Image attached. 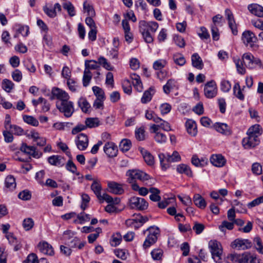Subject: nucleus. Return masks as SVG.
Returning <instances> with one entry per match:
<instances>
[{
	"label": "nucleus",
	"instance_id": "1",
	"mask_svg": "<svg viewBox=\"0 0 263 263\" xmlns=\"http://www.w3.org/2000/svg\"><path fill=\"white\" fill-rule=\"evenodd\" d=\"M139 28L144 41L147 43H153L154 35L158 28V24L156 22L141 21L139 23Z\"/></svg>",
	"mask_w": 263,
	"mask_h": 263
},
{
	"label": "nucleus",
	"instance_id": "2",
	"mask_svg": "<svg viewBox=\"0 0 263 263\" xmlns=\"http://www.w3.org/2000/svg\"><path fill=\"white\" fill-rule=\"evenodd\" d=\"M259 127V125L256 124L249 128L247 132V137L242 141V145L245 148L254 147L259 143L258 137L261 134Z\"/></svg>",
	"mask_w": 263,
	"mask_h": 263
},
{
	"label": "nucleus",
	"instance_id": "3",
	"mask_svg": "<svg viewBox=\"0 0 263 263\" xmlns=\"http://www.w3.org/2000/svg\"><path fill=\"white\" fill-rule=\"evenodd\" d=\"M148 232V235L146 237L143 244V247L146 249L150 247L152 245L156 243L158 239V237L160 234V229L156 226H151L146 230L143 231L144 235Z\"/></svg>",
	"mask_w": 263,
	"mask_h": 263
},
{
	"label": "nucleus",
	"instance_id": "4",
	"mask_svg": "<svg viewBox=\"0 0 263 263\" xmlns=\"http://www.w3.org/2000/svg\"><path fill=\"white\" fill-rule=\"evenodd\" d=\"M209 247L212 254V258L216 262H219L222 253V247L217 240H211L209 242Z\"/></svg>",
	"mask_w": 263,
	"mask_h": 263
},
{
	"label": "nucleus",
	"instance_id": "5",
	"mask_svg": "<svg viewBox=\"0 0 263 263\" xmlns=\"http://www.w3.org/2000/svg\"><path fill=\"white\" fill-rule=\"evenodd\" d=\"M59 110L63 113L66 118H69L72 116L74 112V104L69 100L60 103V104L56 105Z\"/></svg>",
	"mask_w": 263,
	"mask_h": 263
},
{
	"label": "nucleus",
	"instance_id": "6",
	"mask_svg": "<svg viewBox=\"0 0 263 263\" xmlns=\"http://www.w3.org/2000/svg\"><path fill=\"white\" fill-rule=\"evenodd\" d=\"M242 57L245 65L248 68L253 69L261 65L259 59L254 57L251 53H244Z\"/></svg>",
	"mask_w": 263,
	"mask_h": 263
},
{
	"label": "nucleus",
	"instance_id": "7",
	"mask_svg": "<svg viewBox=\"0 0 263 263\" xmlns=\"http://www.w3.org/2000/svg\"><path fill=\"white\" fill-rule=\"evenodd\" d=\"M129 205L132 209L143 211L147 209L148 202L143 198L132 197L129 199Z\"/></svg>",
	"mask_w": 263,
	"mask_h": 263
},
{
	"label": "nucleus",
	"instance_id": "8",
	"mask_svg": "<svg viewBox=\"0 0 263 263\" xmlns=\"http://www.w3.org/2000/svg\"><path fill=\"white\" fill-rule=\"evenodd\" d=\"M241 39L247 47L251 48L256 47V43L258 40L253 32L249 30L244 31L242 34Z\"/></svg>",
	"mask_w": 263,
	"mask_h": 263
},
{
	"label": "nucleus",
	"instance_id": "9",
	"mask_svg": "<svg viewBox=\"0 0 263 263\" xmlns=\"http://www.w3.org/2000/svg\"><path fill=\"white\" fill-rule=\"evenodd\" d=\"M126 175L129 177L128 180L130 183L136 179L145 181L150 178L148 174L139 170H129L127 171Z\"/></svg>",
	"mask_w": 263,
	"mask_h": 263
},
{
	"label": "nucleus",
	"instance_id": "10",
	"mask_svg": "<svg viewBox=\"0 0 263 263\" xmlns=\"http://www.w3.org/2000/svg\"><path fill=\"white\" fill-rule=\"evenodd\" d=\"M21 152L32 157L39 159L43 156V153L38 151L34 146H29L26 143H23L20 147Z\"/></svg>",
	"mask_w": 263,
	"mask_h": 263
},
{
	"label": "nucleus",
	"instance_id": "11",
	"mask_svg": "<svg viewBox=\"0 0 263 263\" xmlns=\"http://www.w3.org/2000/svg\"><path fill=\"white\" fill-rule=\"evenodd\" d=\"M51 93L53 98L58 100L56 102V105L70 99V96L67 92L58 87L53 88Z\"/></svg>",
	"mask_w": 263,
	"mask_h": 263
},
{
	"label": "nucleus",
	"instance_id": "12",
	"mask_svg": "<svg viewBox=\"0 0 263 263\" xmlns=\"http://www.w3.org/2000/svg\"><path fill=\"white\" fill-rule=\"evenodd\" d=\"M204 93L205 97L210 99L213 98L217 95V87L214 81L211 80L205 84Z\"/></svg>",
	"mask_w": 263,
	"mask_h": 263
},
{
	"label": "nucleus",
	"instance_id": "13",
	"mask_svg": "<svg viewBox=\"0 0 263 263\" xmlns=\"http://www.w3.org/2000/svg\"><path fill=\"white\" fill-rule=\"evenodd\" d=\"M251 258V256L248 252H245L242 254H231L228 256V258L231 261L239 263H248Z\"/></svg>",
	"mask_w": 263,
	"mask_h": 263
},
{
	"label": "nucleus",
	"instance_id": "14",
	"mask_svg": "<svg viewBox=\"0 0 263 263\" xmlns=\"http://www.w3.org/2000/svg\"><path fill=\"white\" fill-rule=\"evenodd\" d=\"M225 16L228 21L229 27L233 35H237L238 33L237 26L234 20L233 13L229 9L225 10Z\"/></svg>",
	"mask_w": 263,
	"mask_h": 263
},
{
	"label": "nucleus",
	"instance_id": "15",
	"mask_svg": "<svg viewBox=\"0 0 263 263\" xmlns=\"http://www.w3.org/2000/svg\"><path fill=\"white\" fill-rule=\"evenodd\" d=\"M231 246L233 248H237L239 250H245L250 248L252 246V243L248 239L238 238L232 242Z\"/></svg>",
	"mask_w": 263,
	"mask_h": 263
},
{
	"label": "nucleus",
	"instance_id": "16",
	"mask_svg": "<svg viewBox=\"0 0 263 263\" xmlns=\"http://www.w3.org/2000/svg\"><path fill=\"white\" fill-rule=\"evenodd\" d=\"M88 137L84 134H79L76 140V144L78 148L80 151L85 150L88 145Z\"/></svg>",
	"mask_w": 263,
	"mask_h": 263
},
{
	"label": "nucleus",
	"instance_id": "17",
	"mask_svg": "<svg viewBox=\"0 0 263 263\" xmlns=\"http://www.w3.org/2000/svg\"><path fill=\"white\" fill-rule=\"evenodd\" d=\"M104 151L109 157H114L117 156L118 147L113 142H107L104 146Z\"/></svg>",
	"mask_w": 263,
	"mask_h": 263
},
{
	"label": "nucleus",
	"instance_id": "18",
	"mask_svg": "<svg viewBox=\"0 0 263 263\" xmlns=\"http://www.w3.org/2000/svg\"><path fill=\"white\" fill-rule=\"evenodd\" d=\"M37 247L39 249L41 252L45 254L48 255L50 256H52L54 254L53 248H52L51 245L48 243L47 242H40L38 244Z\"/></svg>",
	"mask_w": 263,
	"mask_h": 263
},
{
	"label": "nucleus",
	"instance_id": "19",
	"mask_svg": "<svg viewBox=\"0 0 263 263\" xmlns=\"http://www.w3.org/2000/svg\"><path fill=\"white\" fill-rule=\"evenodd\" d=\"M108 191L109 192L116 194L120 195L124 192V190L120 184L114 182L109 181L107 184Z\"/></svg>",
	"mask_w": 263,
	"mask_h": 263
},
{
	"label": "nucleus",
	"instance_id": "20",
	"mask_svg": "<svg viewBox=\"0 0 263 263\" xmlns=\"http://www.w3.org/2000/svg\"><path fill=\"white\" fill-rule=\"evenodd\" d=\"M139 150L141 153L143 158L146 163L149 166H152L155 163L153 156L147 150L142 147H139Z\"/></svg>",
	"mask_w": 263,
	"mask_h": 263
},
{
	"label": "nucleus",
	"instance_id": "21",
	"mask_svg": "<svg viewBox=\"0 0 263 263\" xmlns=\"http://www.w3.org/2000/svg\"><path fill=\"white\" fill-rule=\"evenodd\" d=\"M211 163L217 167H222L226 163V160L221 155H213L210 158Z\"/></svg>",
	"mask_w": 263,
	"mask_h": 263
},
{
	"label": "nucleus",
	"instance_id": "22",
	"mask_svg": "<svg viewBox=\"0 0 263 263\" xmlns=\"http://www.w3.org/2000/svg\"><path fill=\"white\" fill-rule=\"evenodd\" d=\"M187 132L192 136H195L197 133V128L196 122L191 119L187 120L185 122Z\"/></svg>",
	"mask_w": 263,
	"mask_h": 263
},
{
	"label": "nucleus",
	"instance_id": "23",
	"mask_svg": "<svg viewBox=\"0 0 263 263\" xmlns=\"http://www.w3.org/2000/svg\"><path fill=\"white\" fill-rule=\"evenodd\" d=\"M214 127L215 129L219 133L226 135H230L231 134V130L229 126L223 123H216Z\"/></svg>",
	"mask_w": 263,
	"mask_h": 263
},
{
	"label": "nucleus",
	"instance_id": "24",
	"mask_svg": "<svg viewBox=\"0 0 263 263\" xmlns=\"http://www.w3.org/2000/svg\"><path fill=\"white\" fill-rule=\"evenodd\" d=\"M248 9L250 12L258 16L263 17V7L257 4H253L248 6Z\"/></svg>",
	"mask_w": 263,
	"mask_h": 263
},
{
	"label": "nucleus",
	"instance_id": "25",
	"mask_svg": "<svg viewBox=\"0 0 263 263\" xmlns=\"http://www.w3.org/2000/svg\"><path fill=\"white\" fill-rule=\"evenodd\" d=\"M192 66L198 69H202L203 67V63L201 58L197 53H194L191 57Z\"/></svg>",
	"mask_w": 263,
	"mask_h": 263
},
{
	"label": "nucleus",
	"instance_id": "26",
	"mask_svg": "<svg viewBox=\"0 0 263 263\" xmlns=\"http://www.w3.org/2000/svg\"><path fill=\"white\" fill-rule=\"evenodd\" d=\"M155 92V90L153 87H149L148 90L144 91L143 96L141 98V102L143 104H146L151 101Z\"/></svg>",
	"mask_w": 263,
	"mask_h": 263
},
{
	"label": "nucleus",
	"instance_id": "27",
	"mask_svg": "<svg viewBox=\"0 0 263 263\" xmlns=\"http://www.w3.org/2000/svg\"><path fill=\"white\" fill-rule=\"evenodd\" d=\"M130 77L134 87L138 91L141 92L143 90V86L140 77L135 73H133Z\"/></svg>",
	"mask_w": 263,
	"mask_h": 263
},
{
	"label": "nucleus",
	"instance_id": "28",
	"mask_svg": "<svg viewBox=\"0 0 263 263\" xmlns=\"http://www.w3.org/2000/svg\"><path fill=\"white\" fill-rule=\"evenodd\" d=\"M177 171L180 174H184L188 177H192L193 173L190 167L185 164H181L177 166Z\"/></svg>",
	"mask_w": 263,
	"mask_h": 263
},
{
	"label": "nucleus",
	"instance_id": "29",
	"mask_svg": "<svg viewBox=\"0 0 263 263\" xmlns=\"http://www.w3.org/2000/svg\"><path fill=\"white\" fill-rule=\"evenodd\" d=\"M193 201L195 204L200 209H203L206 206V203L204 199L198 194L194 196Z\"/></svg>",
	"mask_w": 263,
	"mask_h": 263
},
{
	"label": "nucleus",
	"instance_id": "30",
	"mask_svg": "<svg viewBox=\"0 0 263 263\" xmlns=\"http://www.w3.org/2000/svg\"><path fill=\"white\" fill-rule=\"evenodd\" d=\"M63 158L59 155H52L48 158V162L52 165L61 166L63 165L62 161Z\"/></svg>",
	"mask_w": 263,
	"mask_h": 263
},
{
	"label": "nucleus",
	"instance_id": "31",
	"mask_svg": "<svg viewBox=\"0 0 263 263\" xmlns=\"http://www.w3.org/2000/svg\"><path fill=\"white\" fill-rule=\"evenodd\" d=\"M192 163L196 167H203L208 163L206 158L199 159L196 155L193 156L191 160Z\"/></svg>",
	"mask_w": 263,
	"mask_h": 263
},
{
	"label": "nucleus",
	"instance_id": "32",
	"mask_svg": "<svg viewBox=\"0 0 263 263\" xmlns=\"http://www.w3.org/2000/svg\"><path fill=\"white\" fill-rule=\"evenodd\" d=\"M5 187L9 190H14L16 185L15 179L12 175H8L6 177L5 181Z\"/></svg>",
	"mask_w": 263,
	"mask_h": 263
},
{
	"label": "nucleus",
	"instance_id": "33",
	"mask_svg": "<svg viewBox=\"0 0 263 263\" xmlns=\"http://www.w3.org/2000/svg\"><path fill=\"white\" fill-rule=\"evenodd\" d=\"M148 220V218L147 216H142L141 215L139 214L137 215L135 219L133 228L135 229H138Z\"/></svg>",
	"mask_w": 263,
	"mask_h": 263
},
{
	"label": "nucleus",
	"instance_id": "34",
	"mask_svg": "<svg viewBox=\"0 0 263 263\" xmlns=\"http://www.w3.org/2000/svg\"><path fill=\"white\" fill-rule=\"evenodd\" d=\"M234 62L235 64L237 72L241 74H244L246 73V69L243 66L244 63L242 59L234 58Z\"/></svg>",
	"mask_w": 263,
	"mask_h": 263
},
{
	"label": "nucleus",
	"instance_id": "35",
	"mask_svg": "<svg viewBox=\"0 0 263 263\" xmlns=\"http://www.w3.org/2000/svg\"><path fill=\"white\" fill-rule=\"evenodd\" d=\"M176 87V82L174 79H170L166 84L163 87V90L165 93L169 94L171 90Z\"/></svg>",
	"mask_w": 263,
	"mask_h": 263
},
{
	"label": "nucleus",
	"instance_id": "36",
	"mask_svg": "<svg viewBox=\"0 0 263 263\" xmlns=\"http://www.w3.org/2000/svg\"><path fill=\"white\" fill-rule=\"evenodd\" d=\"M91 189L93 192L96 195L97 198L101 197V191L102 190V186L100 182L97 180H94L93 183L91 185Z\"/></svg>",
	"mask_w": 263,
	"mask_h": 263
},
{
	"label": "nucleus",
	"instance_id": "37",
	"mask_svg": "<svg viewBox=\"0 0 263 263\" xmlns=\"http://www.w3.org/2000/svg\"><path fill=\"white\" fill-rule=\"evenodd\" d=\"M173 60L176 64L180 66H183L186 63V60L184 56L179 53H175L173 55Z\"/></svg>",
	"mask_w": 263,
	"mask_h": 263
},
{
	"label": "nucleus",
	"instance_id": "38",
	"mask_svg": "<svg viewBox=\"0 0 263 263\" xmlns=\"http://www.w3.org/2000/svg\"><path fill=\"white\" fill-rule=\"evenodd\" d=\"M85 125L87 127L94 128L100 125V121L97 118H89L85 120Z\"/></svg>",
	"mask_w": 263,
	"mask_h": 263
},
{
	"label": "nucleus",
	"instance_id": "39",
	"mask_svg": "<svg viewBox=\"0 0 263 263\" xmlns=\"http://www.w3.org/2000/svg\"><path fill=\"white\" fill-rule=\"evenodd\" d=\"M233 93L240 100H244V95L242 92L239 83H236L233 87Z\"/></svg>",
	"mask_w": 263,
	"mask_h": 263
},
{
	"label": "nucleus",
	"instance_id": "40",
	"mask_svg": "<svg viewBox=\"0 0 263 263\" xmlns=\"http://www.w3.org/2000/svg\"><path fill=\"white\" fill-rule=\"evenodd\" d=\"M145 116L147 119L153 120L156 123H159L161 120V119L158 117L154 111L152 110H146Z\"/></svg>",
	"mask_w": 263,
	"mask_h": 263
},
{
	"label": "nucleus",
	"instance_id": "41",
	"mask_svg": "<svg viewBox=\"0 0 263 263\" xmlns=\"http://www.w3.org/2000/svg\"><path fill=\"white\" fill-rule=\"evenodd\" d=\"M132 146L131 141L128 139H123L119 145L120 149L123 152H127L129 150Z\"/></svg>",
	"mask_w": 263,
	"mask_h": 263
},
{
	"label": "nucleus",
	"instance_id": "42",
	"mask_svg": "<svg viewBox=\"0 0 263 263\" xmlns=\"http://www.w3.org/2000/svg\"><path fill=\"white\" fill-rule=\"evenodd\" d=\"M85 69L89 71L91 70H100V66L95 60L86 61L85 62Z\"/></svg>",
	"mask_w": 263,
	"mask_h": 263
},
{
	"label": "nucleus",
	"instance_id": "43",
	"mask_svg": "<svg viewBox=\"0 0 263 263\" xmlns=\"http://www.w3.org/2000/svg\"><path fill=\"white\" fill-rule=\"evenodd\" d=\"M24 122L28 124L34 126H37L39 125L38 120L33 116L24 115L23 117Z\"/></svg>",
	"mask_w": 263,
	"mask_h": 263
},
{
	"label": "nucleus",
	"instance_id": "44",
	"mask_svg": "<svg viewBox=\"0 0 263 263\" xmlns=\"http://www.w3.org/2000/svg\"><path fill=\"white\" fill-rule=\"evenodd\" d=\"M159 158L161 167L163 170H166L170 167L171 163L166 161L167 157L164 154H159Z\"/></svg>",
	"mask_w": 263,
	"mask_h": 263
},
{
	"label": "nucleus",
	"instance_id": "45",
	"mask_svg": "<svg viewBox=\"0 0 263 263\" xmlns=\"http://www.w3.org/2000/svg\"><path fill=\"white\" fill-rule=\"evenodd\" d=\"M92 78L91 72L87 69H85L83 78V86L86 87L88 85Z\"/></svg>",
	"mask_w": 263,
	"mask_h": 263
},
{
	"label": "nucleus",
	"instance_id": "46",
	"mask_svg": "<svg viewBox=\"0 0 263 263\" xmlns=\"http://www.w3.org/2000/svg\"><path fill=\"white\" fill-rule=\"evenodd\" d=\"M78 105L84 112H87L90 107V105L87 101L84 98H80L78 101Z\"/></svg>",
	"mask_w": 263,
	"mask_h": 263
},
{
	"label": "nucleus",
	"instance_id": "47",
	"mask_svg": "<svg viewBox=\"0 0 263 263\" xmlns=\"http://www.w3.org/2000/svg\"><path fill=\"white\" fill-rule=\"evenodd\" d=\"M114 253L118 258L122 260H125L128 256L127 251L124 249H116Z\"/></svg>",
	"mask_w": 263,
	"mask_h": 263
},
{
	"label": "nucleus",
	"instance_id": "48",
	"mask_svg": "<svg viewBox=\"0 0 263 263\" xmlns=\"http://www.w3.org/2000/svg\"><path fill=\"white\" fill-rule=\"evenodd\" d=\"M234 228V222L224 220L222 222L221 225L219 226V230L222 232L225 231V229L231 230Z\"/></svg>",
	"mask_w": 263,
	"mask_h": 263
},
{
	"label": "nucleus",
	"instance_id": "49",
	"mask_svg": "<svg viewBox=\"0 0 263 263\" xmlns=\"http://www.w3.org/2000/svg\"><path fill=\"white\" fill-rule=\"evenodd\" d=\"M63 8L66 10L70 16L76 15L74 7L70 2L65 3L63 4Z\"/></svg>",
	"mask_w": 263,
	"mask_h": 263
},
{
	"label": "nucleus",
	"instance_id": "50",
	"mask_svg": "<svg viewBox=\"0 0 263 263\" xmlns=\"http://www.w3.org/2000/svg\"><path fill=\"white\" fill-rule=\"evenodd\" d=\"M122 240V236L119 233H116L112 236L110 240V245L112 247H116L119 245Z\"/></svg>",
	"mask_w": 263,
	"mask_h": 263
},
{
	"label": "nucleus",
	"instance_id": "51",
	"mask_svg": "<svg viewBox=\"0 0 263 263\" xmlns=\"http://www.w3.org/2000/svg\"><path fill=\"white\" fill-rule=\"evenodd\" d=\"M166 161L172 162H178L181 160V157L177 151H174L172 155H168Z\"/></svg>",
	"mask_w": 263,
	"mask_h": 263
},
{
	"label": "nucleus",
	"instance_id": "52",
	"mask_svg": "<svg viewBox=\"0 0 263 263\" xmlns=\"http://www.w3.org/2000/svg\"><path fill=\"white\" fill-rule=\"evenodd\" d=\"M14 84L9 80L4 79L2 82V87L7 92H9L13 89Z\"/></svg>",
	"mask_w": 263,
	"mask_h": 263
},
{
	"label": "nucleus",
	"instance_id": "53",
	"mask_svg": "<svg viewBox=\"0 0 263 263\" xmlns=\"http://www.w3.org/2000/svg\"><path fill=\"white\" fill-rule=\"evenodd\" d=\"M122 87L125 93L128 95H130L132 93V87L129 80H124L122 82Z\"/></svg>",
	"mask_w": 263,
	"mask_h": 263
},
{
	"label": "nucleus",
	"instance_id": "54",
	"mask_svg": "<svg viewBox=\"0 0 263 263\" xmlns=\"http://www.w3.org/2000/svg\"><path fill=\"white\" fill-rule=\"evenodd\" d=\"M34 226V221L32 218L25 219L23 222V226L26 231L31 230Z\"/></svg>",
	"mask_w": 263,
	"mask_h": 263
},
{
	"label": "nucleus",
	"instance_id": "55",
	"mask_svg": "<svg viewBox=\"0 0 263 263\" xmlns=\"http://www.w3.org/2000/svg\"><path fill=\"white\" fill-rule=\"evenodd\" d=\"M83 8L87 12L88 15L93 17L95 15V11L92 6L88 4L87 2L83 3Z\"/></svg>",
	"mask_w": 263,
	"mask_h": 263
},
{
	"label": "nucleus",
	"instance_id": "56",
	"mask_svg": "<svg viewBox=\"0 0 263 263\" xmlns=\"http://www.w3.org/2000/svg\"><path fill=\"white\" fill-rule=\"evenodd\" d=\"M98 63L100 65H102L104 68L108 70H112V67L110 64L108 63L107 60L103 57H100L98 59Z\"/></svg>",
	"mask_w": 263,
	"mask_h": 263
},
{
	"label": "nucleus",
	"instance_id": "57",
	"mask_svg": "<svg viewBox=\"0 0 263 263\" xmlns=\"http://www.w3.org/2000/svg\"><path fill=\"white\" fill-rule=\"evenodd\" d=\"M92 90L97 97V99H104V92L101 88L98 86H93Z\"/></svg>",
	"mask_w": 263,
	"mask_h": 263
},
{
	"label": "nucleus",
	"instance_id": "58",
	"mask_svg": "<svg viewBox=\"0 0 263 263\" xmlns=\"http://www.w3.org/2000/svg\"><path fill=\"white\" fill-rule=\"evenodd\" d=\"M254 242L256 250L258 252L263 254V246L261 239L259 237H256L254 239Z\"/></svg>",
	"mask_w": 263,
	"mask_h": 263
},
{
	"label": "nucleus",
	"instance_id": "59",
	"mask_svg": "<svg viewBox=\"0 0 263 263\" xmlns=\"http://www.w3.org/2000/svg\"><path fill=\"white\" fill-rule=\"evenodd\" d=\"M144 129L143 127H140L135 130V136L139 141H142L145 139Z\"/></svg>",
	"mask_w": 263,
	"mask_h": 263
},
{
	"label": "nucleus",
	"instance_id": "60",
	"mask_svg": "<svg viewBox=\"0 0 263 263\" xmlns=\"http://www.w3.org/2000/svg\"><path fill=\"white\" fill-rule=\"evenodd\" d=\"M155 141L159 143H163L166 141L167 137L166 135L161 132L156 133L154 136Z\"/></svg>",
	"mask_w": 263,
	"mask_h": 263
},
{
	"label": "nucleus",
	"instance_id": "61",
	"mask_svg": "<svg viewBox=\"0 0 263 263\" xmlns=\"http://www.w3.org/2000/svg\"><path fill=\"white\" fill-rule=\"evenodd\" d=\"M166 64V62L164 60H158L156 61L153 64V68L155 70H160L162 69Z\"/></svg>",
	"mask_w": 263,
	"mask_h": 263
},
{
	"label": "nucleus",
	"instance_id": "62",
	"mask_svg": "<svg viewBox=\"0 0 263 263\" xmlns=\"http://www.w3.org/2000/svg\"><path fill=\"white\" fill-rule=\"evenodd\" d=\"M18 197L23 200H28L31 198V194L30 191L26 190L21 192L18 195Z\"/></svg>",
	"mask_w": 263,
	"mask_h": 263
},
{
	"label": "nucleus",
	"instance_id": "63",
	"mask_svg": "<svg viewBox=\"0 0 263 263\" xmlns=\"http://www.w3.org/2000/svg\"><path fill=\"white\" fill-rule=\"evenodd\" d=\"M67 85L70 91L72 92L76 91L78 87V85L77 82L74 79H71L67 80Z\"/></svg>",
	"mask_w": 263,
	"mask_h": 263
},
{
	"label": "nucleus",
	"instance_id": "64",
	"mask_svg": "<svg viewBox=\"0 0 263 263\" xmlns=\"http://www.w3.org/2000/svg\"><path fill=\"white\" fill-rule=\"evenodd\" d=\"M261 203H263V195L254 199L251 202L248 203L247 206L248 208L251 209L260 204Z\"/></svg>",
	"mask_w": 263,
	"mask_h": 263
}]
</instances>
